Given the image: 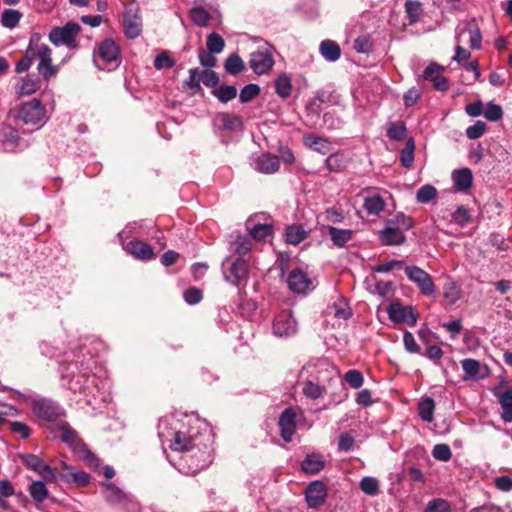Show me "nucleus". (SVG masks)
Here are the masks:
<instances>
[{"label": "nucleus", "instance_id": "obj_1", "mask_svg": "<svg viewBox=\"0 0 512 512\" xmlns=\"http://www.w3.org/2000/svg\"><path fill=\"white\" fill-rule=\"evenodd\" d=\"M76 363H70L61 371L63 385L74 393H80L84 395V400L87 404H92V401L96 398L95 392L99 391L98 378L95 375H88L84 372H78Z\"/></svg>", "mask_w": 512, "mask_h": 512}, {"label": "nucleus", "instance_id": "obj_2", "mask_svg": "<svg viewBox=\"0 0 512 512\" xmlns=\"http://www.w3.org/2000/svg\"><path fill=\"white\" fill-rule=\"evenodd\" d=\"M60 438L89 467L97 469L100 466L98 457L88 449L86 444L79 438L77 432L70 426L64 424L60 427Z\"/></svg>", "mask_w": 512, "mask_h": 512}, {"label": "nucleus", "instance_id": "obj_3", "mask_svg": "<svg viewBox=\"0 0 512 512\" xmlns=\"http://www.w3.org/2000/svg\"><path fill=\"white\" fill-rule=\"evenodd\" d=\"M93 60L101 70L116 68L120 63L119 46L110 38L103 40L94 51Z\"/></svg>", "mask_w": 512, "mask_h": 512}, {"label": "nucleus", "instance_id": "obj_4", "mask_svg": "<svg viewBox=\"0 0 512 512\" xmlns=\"http://www.w3.org/2000/svg\"><path fill=\"white\" fill-rule=\"evenodd\" d=\"M17 118L27 125L41 127L47 121L46 108L39 99H31L19 105Z\"/></svg>", "mask_w": 512, "mask_h": 512}, {"label": "nucleus", "instance_id": "obj_5", "mask_svg": "<svg viewBox=\"0 0 512 512\" xmlns=\"http://www.w3.org/2000/svg\"><path fill=\"white\" fill-rule=\"evenodd\" d=\"M222 272L226 281L239 287L248 277V263L241 257H228L222 263Z\"/></svg>", "mask_w": 512, "mask_h": 512}, {"label": "nucleus", "instance_id": "obj_6", "mask_svg": "<svg viewBox=\"0 0 512 512\" xmlns=\"http://www.w3.org/2000/svg\"><path fill=\"white\" fill-rule=\"evenodd\" d=\"M41 36L37 33V42L34 46V57L38 59L37 70L39 74L48 80L56 76L58 69L52 63L51 49L40 42Z\"/></svg>", "mask_w": 512, "mask_h": 512}, {"label": "nucleus", "instance_id": "obj_7", "mask_svg": "<svg viewBox=\"0 0 512 512\" xmlns=\"http://www.w3.org/2000/svg\"><path fill=\"white\" fill-rule=\"evenodd\" d=\"M272 332L278 338H289L297 334L298 324L291 310H283L275 316Z\"/></svg>", "mask_w": 512, "mask_h": 512}, {"label": "nucleus", "instance_id": "obj_8", "mask_svg": "<svg viewBox=\"0 0 512 512\" xmlns=\"http://www.w3.org/2000/svg\"><path fill=\"white\" fill-rule=\"evenodd\" d=\"M79 31L80 26L77 23L69 22L63 27L53 28L49 33V39L56 46L76 47L75 38Z\"/></svg>", "mask_w": 512, "mask_h": 512}, {"label": "nucleus", "instance_id": "obj_9", "mask_svg": "<svg viewBox=\"0 0 512 512\" xmlns=\"http://www.w3.org/2000/svg\"><path fill=\"white\" fill-rule=\"evenodd\" d=\"M404 270L409 280L417 285L423 295L432 296L435 293L432 277L426 271L418 266H405Z\"/></svg>", "mask_w": 512, "mask_h": 512}, {"label": "nucleus", "instance_id": "obj_10", "mask_svg": "<svg viewBox=\"0 0 512 512\" xmlns=\"http://www.w3.org/2000/svg\"><path fill=\"white\" fill-rule=\"evenodd\" d=\"M32 410L38 418L48 422H54L62 415L61 407L49 399L34 400Z\"/></svg>", "mask_w": 512, "mask_h": 512}, {"label": "nucleus", "instance_id": "obj_11", "mask_svg": "<svg viewBox=\"0 0 512 512\" xmlns=\"http://www.w3.org/2000/svg\"><path fill=\"white\" fill-rule=\"evenodd\" d=\"M327 496V487L322 481H312L306 487L305 499L307 506L311 509H317L323 505L327 499Z\"/></svg>", "mask_w": 512, "mask_h": 512}, {"label": "nucleus", "instance_id": "obj_12", "mask_svg": "<svg viewBox=\"0 0 512 512\" xmlns=\"http://www.w3.org/2000/svg\"><path fill=\"white\" fill-rule=\"evenodd\" d=\"M22 462L31 470L38 473L46 481H53L57 478V474L47 463L39 456L33 454H24L21 456Z\"/></svg>", "mask_w": 512, "mask_h": 512}, {"label": "nucleus", "instance_id": "obj_13", "mask_svg": "<svg viewBox=\"0 0 512 512\" xmlns=\"http://www.w3.org/2000/svg\"><path fill=\"white\" fill-rule=\"evenodd\" d=\"M287 284L291 291L298 294H307L314 289L312 279L300 269H294L289 273Z\"/></svg>", "mask_w": 512, "mask_h": 512}, {"label": "nucleus", "instance_id": "obj_14", "mask_svg": "<svg viewBox=\"0 0 512 512\" xmlns=\"http://www.w3.org/2000/svg\"><path fill=\"white\" fill-rule=\"evenodd\" d=\"M387 312L390 320L395 323H406L409 326H415L417 323V315L410 306H403L400 303H391Z\"/></svg>", "mask_w": 512, "mask_h": 512}, {"label": "nucleus", "instance_id": "obj_15", "mask_svg": "<svg viewBox=\"0 0 512 512\" xmlns=\"http://www.w3.org/2000/svg\"><path fill=\"white\" fill-rule=\"evenodd\" d=\"M278 426L280 435L285 442H291L296 433V412L293 408H286L279 416Z\"/></svg>", "mask_w": 512, "mask_h": 512}, {"label": "nucleus", "instance_id": "obj_16", "mask_svg": "<svg viewBox=\"0 0 512 512\" xmlns=\"http://www.w3.org/2000/svg\"><path fill=\"white\" fill-rule=\"evenodd\" d=\"M249 65L256 74L263 75L272 69L274 60L268 50L255 51L250 55Z\"/></svg>", "mask_w": 512, "mask_h": 512}, {"label": "nucleus", "instance_id": "obj_17", "mask_svg": "<svg viewBox=\"0 0 512 512\" xmlns=\"http://www.w3.org/2000/svg\"><path fill=\"white\" fill-rule=\"evenodd\" d=\"M199 433H186L183 431H177L171 441V449L175 451H189L196 447Z\"/></svg>", "mask_w": 512, "mask_h": 512}, {"label": "nucleus", "instance_id": "obj_18", "mask_svg": "<svg viewBox=\"0 0 512 512\" xmlns=\"http://www.w3.org/2000/svg\"><path fill=\"white\" fill-rule=\"evenodd\" d=\"M103 496L111 505H125L131 501L129 494L111 482L103 483Z\"/></svg>", "mask_w": 512, "mask_h": 512}, {"label": "nucleus", "instance_id": "obj_19", "mask_svg": "<svg viewBox=\"0 0 512 512\" xmlns=\"http://www.w3.org/2000/svg\"><path fill=\"white\" fill-rule=\"evenodd\" d=\"M123 29L127 38L135 39L142 32L141 18L137 11L127 9L123 17Z\"/></svg>", "mask_w": 512, "mask_h": 512}, {"label": "nucleus", "instance_id": "obj_20", "mask_svg": "<svg viewBox=\"0 0 512 512\" xmlns=\"http://www.w3.org/2000/svg\"><path fill=\"white\" fill-rule=\"evenodd\" d=\"M379 239L383 245H401L405 242L406 236L400 227L386 226L379 232Z\"/></svg>", "mask_w": 512, "mask_h": 512}, {"label": "nucleus", "instance_id": "obj_21", "mask_svg": "<svg viewBox=\"0 0 512 512\" xmlns=\"http://www.w3.org/2000/svg\"><path fill=\"white\" fill-rule=\"evenodd\" d=\"M125 249L129 254L139 260L148 261L155 258L152 247L141 240L130 241Z\"/></svg>", "mask_w": 512, "mask_h": 512}, {"label": "nucleus", "instance_id": "obj_22", "mask_svg": "<svg viewBox=\"0 0 512 512\" xmlns=\"http://www.w3.org/2000/svg\"><path fill=\"white\" fill-rule=\"evenodd\" d=\"M326 460L321 453L307 454L301 462V469L305 474L314 475L324 469Z\"/></svg>", "mask_w": 512, "mask_h": 512}, {"label": "nucleus", "instance_id": "obj_23", "mask_svg": "<svg viewBox=\"0 0 512 512\" xmlns=\"http://www.w3.org/2000/svg\"><path fill=\"white\" fill-rule=\"evenodd\" d=\"M64 473H59L57 476L68 483H75L79 486H85L90 482L89 475L82 471L76 470L74 467L62 463Z\"/></svg>", "mask_w": 512, "mask_h": 512}, {"label": "nucleus", "instance_id": "obj_24", "mask_svg": "<svg viewBox=\"0 0 512 512\" xmlns=\"http://www.w3.org/2000/svg\"><path fill=\"white\" fill-rule=\"evenodd\" d=\"M280 167L279 158L276 155L262 154L254 162V169L260 173L272 174Z\"/></svg>", "mask_w": 512, "mask_h": 512}, {"label": "nucleus", "instance_id": "obj_25", "mask_svg": "<svg viewBox=\"0 0 512 512\" xmlns=\"http://www.w3.org/2000/svg\"><path fill=\"white\" fill-rule=\"evenodd\" d=\"M41 87V82L39 78L35 76H25L21 77L16 86L15 92L19 96H30L38 91Z\"/></svg>", "mask_w": 512, "mask_h": 512}, {"label": "nucleus", "instance_id": "obj_26", "mask_svg": "<svg viewBox=\"0 0 512 512\" xmlns=\"http://www.w3.org/2000/svg\"><path fill=\"white\" fill-rule=\"evenodd\" d=\"M461 366L468 378L480 379L484 378L488 374L487 366L481 365V363L475 359H464L461 362Z\"/></svg>", "mask_w": 512, "mask_h": 512}, {"label": "nucleus", "instance_id": "obj_27", "mask_svg": "<svg viewBox=\"0 0 512 512\" xmlns=\"http://www.w3.org/2000/svg\"><path fill=\"white\" fill-rule=\"evenodd\" d=\"M37 42V33L31 35L28 47L26 49L25 55L19 59L15 65V71L17 73H23L29 70L31 67L34 57V46Z\"/></svg>", "mask_w": 512, "mask_h": 512}, {"label": "nucleus", "instance_id": "obj_28", "mask_svg": "<svg viewBox=\"0 0 512 512\" xmlns=\"http://www.w3.org/2000/svg\"><path fill=\"white\" fill-rule=\"evenodd\" d=\"M454 186L459 191H467L472 186L473 175L469 168L457 169L452 172Z\"/></svg>", "mask_w": 512, "mask_h": 512}, {"label": "nucleus", "instance_id": "obj_29", "mask_svg": "<svg viewBox=\"0 0 512 512\" xmlns=\"http://www.w3.org/2000/svg\"><path fill=\"white\" fill-rule=\"evenodd\" d=\"M215 122L228 131H237L242 129V120L237 115L220 113L216 116Z\"/></svg>", "mask_w": 512, "mask_h": 512}, {"label": "nucleus", "instance_id": "obj_30", "mask_svg": "<svg viewBox=\"0 0 512 512\" xmlns=\"http://www.w3.org/2000/svg\"><path fill=\"white\" fill-rule=\"evenodd\" d=\"M384 199L378 194L367 195L363 207L368 215H379L385 208Z\"/></svg>", "mask_w": 512, "mask_h": 512}, {"label": "nucleus", "instance_id": "obj_31", "mask_svg": "<svg viewBox=\"0 0 512 512\" xmlns=\"http://www.w3.org/2000/svg\"><path fill=\"white\" fill-rule=\"evenodd\" d=\"M28 492L36 505L43 503L49 496L48 488L40 480L32 481L28 487Z\"/></svg>", "mask_w": 512, "mask_h": 512}, {"label": "nucleus", "instance_id": "obj_32", "mask_svg": "<svg viewBox=\"0 0 512 512\" xmlns=\"http://www.w3.org/2000/svg\"><path fill=\"white\" fill-rule=\"evenodd\" d=\"M320 53L327 61L335 62L340 58L341 50L335 41L327 39L321 42Z\"/></svg>", "mask_w": 512, "mask_h": 512}, {"label": "nucleus", "instance_id": "obj_33", "mask_svg": "<svg viewBox=\"0 0 512 512\" xmlns=\"http://www.w3.org/2000/svg\"><path fill=\"white\" fill-rule=\"evenodd\" d=\"M498 399L502 408V420L506 423L512 422V389L500 393Z\"/></svg>", "mask_w": 512, "mask_h": 512}, {"label": "nucleus", "instance_id": "obj_34", "mask_svg": "<svg viewBox=\"0 0 512 512\" xmlns=\"http://www.w3.org/2000/svg\"><path fill=\"white\" fill-rule=\"evenodd\" d=\"M304 144L319 153L326 154L329 152V142L320 136L308 134L304 136Z\"/></svg>", "mask_w": 512, "mask_h": 512}, {"label": "nucleus", "instance_id": "obj_35", "mask_svg": "<svg viewBox=\"0 0 512 512\" xmlns=\"http://www.w3.org/2000/svg\"><path fill=\"white\" fill-rule=\"evenodd\" d=\"M329 236L335 246L343 247L352 239L353 231L350 229L330 227Z\"/></svg>", "mask_w": 512, "mask_h": 512}, {"label": "nucleus", "instance_id": "obj_36", "mask_svg": "<svg viewBox=\"0 0 512 512\" xmlns=\"http://www.w3.org/2000/svg\"><path fill=\"white\" fill-rule=\"evenodd\" d=\"M435 402L431 397L423 398L418 404V414L420 418L427 423L434 419Z\"/></svg>", "mask_w": 512, "mask_h": 512}, {"label": "nucleus", "instance_id": "obj_37", "mask_svg": "<svg viewBox=\"0 0 512 512\" xmlns=\"http://www.w3.org/2000/svg\"><path fill=\"white\" fill-rule=\"evenodd\" d=\"M247 229L252 238L257 241H261L266 239L272 233V225L264 223V224H255L252 226L251 221L247 222Z\"/></svg>", "mask_w": 512, "mask_h": 512}, {"label": "nucleus", "instance_id": "obj_38", "mask_svg": "<svg viewBox=\"0 0 512 512\" xmlns=\"http://www.w3.org/2000/svg\"><path fill=\"white\" fill-rule=\"evenodd\" d=\"M306 237V231L300 225H291L286 228L285 241L289 244L297 245Z\"/></svg>", "mask_w": 512, "mask_h": 512}, {"label": "nucleus", "instance_id": "obj_39", "mask_svg": "<svg viewBox=\"0 0 512 512\" xmlns=\"http://www.w3.org/2000/svg\"><path fill=\"white\" fill-rule=\"evenodd\" d=\"M415 143L412 138H409L405 147L400 151V162L405 168H410L414 162Z\"/></svg>", "mask_w": 512, "mask_h": 512}, {"label": "nucleus", "instance_id": "obj_40", "mask_svg": "<svg viewBox=\"0 0 512 512\" xmlns=\"http://www.w3.org/2000/svg\"><path fill=\"white\" fill-rule=\"evenodd\" d=\"M466 29L469 33L470 46L473 49H480L482 45L481 31L475 20H471L466 24Z\"/></svg>", "mask_w": 512, "mask_h": 512}, {"label": "nucleus", "instance_id": "obj_41", "mask_svg": "<svg viewBox=\"0 0 512 512\" xmlns=\"http://www.w3.org/2000/svg\"><path fill=\"white\" fill-rule=\"evenodd\" d=\"M225 70L231 75H238L245 69L243 60L238 54H231L225 61Z\"/></svg>", "mask_w": 512, "mask_h": 512}, {"label": "nucleus", "instance_id": "obj_42", "mask_svg": "<svg viewBox=\"0 0 512 512\" xmlns=\"http://www.w3.org/2000/svg\"><path fill=\"white\" fill-rule=\"evenodd\" d=\"M190 17L192 21L200 27L208 26L211 18L208 11L201 6L192 8L190 10Z\"/></svg>", "mask_w": 512, "mask_h": 512}, {"label": "nucleus", "instance_id": "obj_43", "mask_svg": "<svg viewBox=\"0 0 512 512\" xmlns=\"http://www.w3.org/2000/svg\"><path fill=\"white\" fill-rule=\"evenodd\" d=\"M206 46L210 53L219 54L224 50L225 41L221 35L212 32L207 36Z\"/></svg>", "mask_w": 512, "mask_h": 512}, {"label": "nucleus", "instance_id": "obj_44", "mask_svg": "<svg viewBox=\"0 0 512 512\" xmlns=\"http://www.w3.org/2000/svg\"><path fill=\"white\" fill-rule=\"evenodd\" d=\"M275 89L276 93L282 98H287L288 96H290L292 91V84L290 78L287 76L278 77L275 81Z\"/></svg>", "mask_w": 512, "mask_h": 512}, {"label": "nucleus", "instance_id": "obj_45", "mask_svg": "<svg viewBox=\"0 0 512 512\" xmlns=\"http://www.w3.org/2000/svg\"><path fill=\"white\" fill-rule=\"evenodd\" d=\"M214 94L221 102L227 103L236 97L237 89L233 85H222L214 92Z\"/></svg>", "mask_w": 512, "mask_h": 512}, {"label": "nucleus", "instance_id": "obj_46", "mask_svg": "<svg viewBox=\"0 0 512 512\" xmlns=\"http://www.w3.org/2000/svg\"><path fill=\"white\" fill-rule=\"evenodd\" d=\"M406 127L402 122H393L388 126L387 135L392 140H402L406 137Z\"/></svg>", "mask_w": 512, "mask_h": 512}, {"label": "nucleus", "instance_id": "obj_47", "mask_svg": "<svg viewBox=\"0 0 512 512\" xmlns=\"http://www.w3.org/2000/svg\"><path fill=\"white\" fill-rule=\"evenodd\" d=\"M360 489L367 495H377L379 492V481L374 477H364L360 481Z\"/></svg>", "mask_w": 512, "mask_h": 512}, {"label": "nucleus", "instance_id": "obj_48", "mask_svg": "<svg viewBox=\"0 0 512 512\" xmlns=\"http://www.w3.org/2000/svg\"><path fill=\"white\" fill-rule=\"evenodd\" d=\"M404 261L402 260H389L379 263L372 267L373 272L377 273H388L393 269H401L404 268Z\"/></svg>", "mask_w": 512, "mask_h": 512}, {"label": "nucleus", "instance_id": "obj_49", "mask_svg": "<svg viewBox=\"0 0 512 512\" xmlns=\"http://www.w3.org/2000/svg\"><path fill=\"white\" fill-rule=\"evenodd\" d=\"M436 194V188L430 184H426L417 191L416 200L418 203H428L435 198Z\"/></svg>", "mask_w": 512, "mask_h": 512}, {"label": "nucleus", "instance_id": "obj_50", "mask_svg": "<svg viewBox=\"0 0 512 512\" xmlns=\"http://www.w3.org/2000/svg\"><path fill=\"white\" fill-rule=\"evenodd\" d=\"M21 19V13L17 10L7 9L2 14V24L7 28H14Z\"/></svg>", "mask_w": 512, "mask_h": 512}, {"label": "nucleus", "instance_id": "obj_51", "mask_svg": "<svg viewBox=\"0 0 512 512\" xmlns=\"http://www.w3.org/2000/svg\"><path fill=\"white\" fill-rule=\"evenodd\" d=\"M329 309L331 310L330 313H333L338 319L347 320L352 315L351 309L344 301L334 303Z\"/></svg>", "mask_w": 512, "mask_h": 512}, {"label": "nucleus", "instance_id": "obj_52", "mask_svg": "<svg viewBox=\"0 0 512 512\" xmlns=\"http://www.w3.org/2000/svg\"><path fill=\"white\" fill-rule=\"evenodd\" d=\"M405 12L407 13L410 23H415L422 14L421 4L417 1H407L405 3Z\"/></svg>", "mask_w": 512, "mask_h": 512}, {"label": "nucleus", "instance_id": "obj_53", "mask_svg": "<svg viewBox=\"0 0 512 512\" xmlns=\"http://www.w3.org/2000/svg\"><path fill=\"white\" fill-rule=\"evenodd\" d=\"M461 296V291L459 287L453 283L449 282L444 286V298L449 304H455Z\"/></svg>", "mask_w": 512, "mask_h": 512}, {"label": "nucleus", "instance_id": "obj_54", "mask_svg": "<svg viewBox=\"0 0 512 512\" xmlns=\"http://www.w3.org/2000/svg\"><path fill=\"white\" fill-rule=\"evenodd\" d=\"M175 65V60L170 57L167 51H162L154 59V67L157 70L169 69Z\"/></svg>", "mask_w": 512, "mask_h": 512}, {"label": "nucleus", "instance_id": "obj_55", "mask_svg": "<svg viewBox=\"0 0 512 512\" xmlns=\"http://www.w3.org/2000/svg\"><path fill=\"white\" fill-rule=\"evenodd\" d=\"M260 93V88L256 84H248L244 86L240 92L239 99L242 103H247L257 97Z\"/></svg>", "mask_w": 512, "mask_h": 512}, {"label": "nucleus", "instance_id": "obj_56", "mask_svg": "<svg viewBox=\"0 0 512 512\" xmlns=\"http://www.w3.org/2000/svg\"><path fill=\"white\" fill-rule=\"evenodd\" d=\"M234 246H235V252L241 256V255H245L246 253H248L251 250L252 242L248 236L240 235L236 238V240L234 242Z\"/></svg>", "mask_w": 512, "mask_h": 512}, {"label": "nucleus", "instance_id": "obj_57", "mask_svg": "<svg viewBox=\"0 0 512 512\" xmlns=\"http://www.w3.org/2000/svg\"><path fill=\"white\" fill-rule=\"evenodd\" d=\"M484 117L489 121H498L503 117V110L500 105L489 102L485 109Z\"/></svg>", "mask_w": 512, "mask_h": 512}, {"label": "nucleus", "instance_id": "obj_58", "mask_svg": "<svg viewBox=\"0 0 512 512\" xmlns=\"http://www.w3.org/2000/svg\"><path fill=\"white\" fill-rule=\"evenodd\" d=\"M432 455L435 459L445 462L450 460L452 453L447 444H437L432 450Z\"/></svg>", "mask_w": 512, "mask_h": 512}, {"label": "nucleus", "instance_id": "obj_59", "mask_svg": "<svg viewBox=\"0 0 512 512\" xmlns=\"http://www.w3.org/2000/svg\"><path fill=\"white\" fill-rule=\"evenodd\" d=\"M345 381L354 389H358L363 385L364 379L358 370H349L345 374Z\"/></svg>", "mask_w": 512, "mask_h": 512}, {"label": "nucleus", "instance_id": "obj_60", "mask_svg": "<svg viewBox=\"0 0 512 512\" xmlns=\"http://www.w3.org/2000/svg\"><path fill=\"white\" fill-rule=\"evenodd\" d=\"M325 217L333 223H341L344 220V211L340 206H332L326 209Z\"/></svg>", "mask_w": 512, "mask_h": 512}, {"label": "nucleus", "instance_id": "obj_61", "mask_svg": "<svg viewBox=\"0 0 512 512\" xmlns=\"http://www.w3.org/2000/svg\"><path fill=\"white\" fill-rule=\"evenodd\" d=\"M486 130V124L483 121H477L475 124L466 129V135L469 139L475 140L480 138Z\"/></svg>", "mask_w": 512, "mask_h": 512}, {"label": "nucleus", "instance_id": "obj_62", "mask_svg": "<svg viewBox=\"0 0 512 512\" xmlns=\"http://www.w3.org/2000/svg\"><path fill=\"white\" fill-rule=\"evenodd\" d=\"M424 512H450V506L443 499H434L429 502Z\"/></svg>", "mask_w": 512, "mask_h": 512}, {"label": "nucleus", "instance_id": "obj_63", "mask_svg": "<svg viewBox=\"0 0 512 512\" xmlns=\"http://www.w3.org/2000/svg\"><path fill=\"white\" fill-rule=\"evenodd\" d=\"M324 389L312 382H306L303 387V393L311 399H317L323 394Z\"/></svg>", "mask_w": 512, "mask_h": 512}, {"label": "nucleus", "instance_id": "obj_64", "mask_svg": "<svg viewBox=\"0 0 512 512\" xmlns=\"http://www.w3.org/2000/svg\"><path fill=\"white\" fill-rule=\"evenodd\" d=\"M200 80L207 87H215L219 81L217 74L212 70L200 72Z\"/></svg>", "mask_w": 512, "mask_h": 512}]
</instances>
